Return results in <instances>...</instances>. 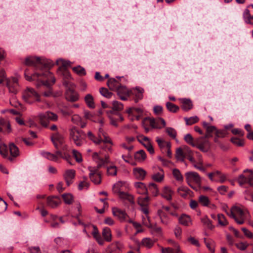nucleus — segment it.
Listing matches in <instances>:
<instances>
[{"mask_svg":"<svg viewBox=\"0 0 253 253\" xmlns=\"http://www.w3.org/2000/svg\"><path fill=\"white\" fill-rule=\"evenodd\" d=\"M4 81H6V85L9 89V91L16 94L18 90V79L15 77H12L10 79L6 78V74L3 70H0V84Z\"/></svg>","mask_w":253,"mask_h":253,"instance_id":"obj_1","label":"nucleus"},{"mask_svg":"<svg viewBox=\"0 0 253 253\" xmlns=\"http://www.w3.org/2000/svg\"><path fill=\"white\" fill-rule=\"evenodd\" d=\"M185 175L188 185L193 189L198 191L201 183L199 174L196 172L189 171L186 172Z\"/></svg>","mask_w":253,"mask_h":253,"instance_id":"obj_2","label":"nucleus"},{"mask_svg":"<svg viewBox=\"0 0 253 253\" xmlns=\"http://www.w3.org/2000/svg\"><path fill=\"white\" fill-rule=\"evenodd\" d=\"M38 118L41 125L44 127H47L50 121H56L58 119V116L51 112L46 111L41 113L38 115Z\"/></svg>","mask_w":253,"mask_h":253,"instance_id":"obj_3","label":"nucleus"},{"mask_svg":"<svg viewBox=\"0 0 253 253\" xmlns=\"http://www.w3.org/2000/svg\"><path fill=\"white\" fill-rule=\"evenodd\" d=\"M23 98L27 103L32 104L41 101L40 95L32 88L27 87L23 93Z\"/></svg>","mask_w":253,"mask_h":253,"instance_id":"obj_4","label":"nucleus"},{"mask_svg":"<svg viewBox=\"0 0 253 253\" xmlns=\"http://www.w3.org/2000/svg\"><path fill=\"white\" fill-rule=\"evenodd\" d=\"M196 146L202 152H208L211 148V143L208 139H205L202 136L196 138Z\"/></svg>","mask_w":253,"mask_h":253,"instance_id":"obj_5","label":"nucleus"},{"mask_svg":"<svg viewBox=\"0 0 253 253\" xmlns=\"http://www.w3.org/2000/svg\"><path fill=\"white\" fill-rule=\"evenodd\" d=\"M27 69H26L25 71V77L26 80L28 81H32V80H34L37 79V78H39L41 76H45L47 77V76H49L50 78L51 79L52 84H53L55 82V79L54 77L52 76V74L49 72L48 71H45L44 72H42V73H34L32 76H29L27 75Z\"/></svg>","mask_w":253,"mask_h":253,"instance_id":"obj_6","label":"nucleus"},{"mask_svg":"<svg viewBox=\"0 0 253 253\" xmlns=\"http://www.w3.org/2000/svg\"><path fill=\"white\" fill-rule=\"evenodd\" d=\"M84 133V131L81 130L80 131L75 130L71 129L70 132V137L73 139L75 144L78 146H81L83 144V140L81 138V134Z\"/></svg>","mask_w":253,"mask_h":253,"instance_id":"obj_7","label":"nucleus"},{"mask_svg":"<svg viewBox=\"0 0 253 253\" xmlns=\"http://www.w3.org/2000/svg\"><path fill=\"white\" fill-rule=\"evenodd\" d=\"M41 58L39 57L29 56L25 59V64L27 66H33L36 69L40 70Z\"/></svg>","mask_w":253,"mask_h":253,"instance_id":"obj_8","label":"nucleus"},{"mask_svg":"<svg viewBox=\"0 0 253 253\" xmlns=\"http://www.w3.org/2000/svg\"><path fill=\"white\" fill-rule=\"evenodd\" d=\"M65 95L66 99L70 102H76L79 99V95L74 88L66 89Z\"/></svg>","mask_w":253,"mask_h":253,"instance_id":"obj_9","label":"nucleus"},{"mask_svg":"<svg viewBox=\"0 0 253 253\" xmlns=\"http://www.w3.org/2000/svg\"><path fill=\"white\" fill-rule=\"evenodd\" d=\"M112 211L113 215L117 217L121 222H124L126 220L127 214L125 211L116 207L112 208Z\"/></svg>","mask_w":253,"mask_h":253,"instance_id":"obj_10","label":"nucleus"},{"mask_svg":"<svg viewBox=\"0 0 253 253\" xmlns=\"http://www.w3.org/2000/svg\"><path fill=\"white\" fill-rule=\"evenodd\" d=\"M47 205L51 208H55L61 203V198L58 196H52L47 198Z\"/></svg>","mask_w":253,"mask_h":253,"instance_id":"obj_11","label":"nucleus"},{"mask_svg":"<svg viewBox=\"0 0 253 253\" xmlns=\"http://www.w3.org/2000/svg\"><path fill=\"white\" fill-rule=\"evenodd\" d=\"M116 91L122 100H126L129 96V91L125 86L121 85Z\"/></svg>","mask_w":253,"mask_h":253,"instance_id":"obj_12","label":"nucleus"},{"mask_svg":"<svg viewBox=\"0 0 253 253\" xmlns=\"http://www.w3.org/2000/svg\"><path fill=\"white\" fill-rule=\"evenodd\" d=\"M75 176V170L74 169L67 170L64 174V178L67 186H70L73 183V180Z\"/></svg>","mask_w":253,"mask_h":253,"instance_id":"obj_13","label":"nucleus"},{"mask_svg":"<svg viewBox=\"0 0 253 253\" xmlns=\"http://www.w3.org/2000/svg\"><path fill=\"white\" fill-rule=\"evenodd\" d=\"M144 89L139 86H136L132 92V94L134 95V101L135 103L138 102L139 100L142 99L143 97V93Z\"/></svg>","mask_w":253,"mask_h":253,"instance_id":"obj_14","label":"nucleus"},{"mask_svg":"<svg viewBox=\"0 0 253 253\" xmlns=\"http://www.w3.org/2000/svg\"><path fill=\"white\" fill-rule=\"evenodd\" d=\"M150 125L153 128H161L166 126V122L163 118H159L158 120L150 119Z\"/></svg>","mask_w":253,"mask_h":253,"instance_id":"obj_15","label":"nucleus"},{"mask_svg":"<svg viewBox=\"0 0 253 253\" xmlns=\"http://www.w3.org/2000/svg\"><path fill=\"white\" fill-rule=\"evenodd\" d=\"M41 63L40 64V70L41 71H43L44 70H49L54 65L53 62L49 59H42L41 58Z\"/></svg>","mask_w":253,"mask_h":253,"instance_id":"obj_16","label":"nucleus"},{"mask_svg":"<svg viewBox=\"0 0 253 253\" xmlns=\"http://www.w3.org/2000/svg\"><path fill=\"white\" fill-rule=\"evenodd\" d=\"M173 191L169 186H165L162 191L161 195L167 200L170 201L172 199Z\"/></svg>","mask_w":253,"mask_h":253,"instance_id":"obj_17","label":"nucleus"},{"mask_svg":"<svg viewBox=\"0 0 253 253\" xmlns=\"http://www.w3.org/2000/svg\"><path fill=\"white\" fill-rule=\"evenodd\" d=\"M182 104L181 108L184 111H188L193 108V103L192 101L189 98H182L180 99Z\"/></svg>","mask_w":253,"mask_h":253,"instance_id":"obj_18","label":"nucleus"},{"mask_svg":"<svg viewBox=\"0 0 253 253\" xmlns=\"http://www.w3.org/2000/svg\"><path fill=\"white\" fill-rule=\"evenodd\" d=\"M107 84L110 90L114 91H117L118 88H119L121 85V83H120L115 78H110L108 80Z\"/></svg>","mask_w":253,"mask_h":253,"instance_id":"obj_19","label":"nucleus"},{"mask_svg":"<svg viewBox=\"0 0 253 253\" xmlns=\"http://www.w3.org/2000/svg\"><path fill=\"white\" fill-rule=\"evenodd\" d=\"M112 105V109L106 112L107 115H109V114H117L115 111H121L123 109V104L117 101H114Z\"/></svg>","mask_w":253,"mask_h":253,"instance_id":"obj_20","label":"nucleus"},{"mask_svg":"<svg viewBox=\"0 0 253 253\" xmlns=\"http://www.w3.org/2000/svg\"><path fill=\"white\" fill-rule=\"evenodd\" d=\"M178 194L182 198H186L188 195L192 193L191 190L185 186H181L177 188Z\"/></svg>","mask_w":253,"mask_h":253,"instance_id":"obj_21","label":"nucleus"},{"mask_svg":"<svg viewBox=\"0 0 253 253\" xmlns=\"http://www.w3.org/2000/svg\"><path fill=\"white\" fill-rule=\"evenodd\" d=\"M133 173L136 178L143 180L146 174V172L142 168H135L133 169Z\"/></svg>","mask_w":253,"mask_h":253,"instance_id":"obj_22","label":"nucleus"},{"mask_svg":"<svg viewBox=\"0 0 253 253\" xmlns=\"http://www.w3.org/2000/svg\"><path fill=\"white\" fill-rule=\"evenodd\" d=\"M158 215L160 217L162 223L165 225H168L169 222V219L168 214L162 210H159L157 212Z\"/></svg>","mask_w":253,"mask_h":253,"instance_id":"obj_23","label":"nucleus"},{"mask_svg":"<svg viewBox=\"0 0 253 253\" xmlns=\"http://www.w3.org/2000/svg\"><path fill=\"white\" fill-rule=\"evenodd\" d=\"M243 19L246 24L253 25V15H251L249 9L246 8L243 13Z\"/></svg>","mask_w":253,"mask_h":253,"instance_id":"obj_24","label":"nucleus"},{"mask_svg":"<svg viewBox=\"0 0 253 253\" xmlns=\"http://www.w3.org/2000/svg\"><path fill=\"white\" fill-rule=\"evenodd\" d=\"M155 242L156 240H152L150 238H144L142 240L141 244L147 249H151Z\"/></svg>","mask_w":253,"mask_h":253,"instance_id":"obj_25","label":"nucleus"},{"mask_svg":"<svg viewBox=\"0 0 253 253\" xmlns=\"http://www.w3.org/2000/svg\"><path fill=\"white\" fill-rule=\"evenodd\" d=\"M146 158V154L143 150H140L135 152L134 159L138 162H143Z\"/></svg>","mask_w":253,"mask_h":253,"instance_id":"obj_26","label":"nucleus"},{"mask_svg":"<svg viewBox=\"0 0 253 253\" xmlns=\"http://www.w3.org/2000/svg\"><path fill=\"white\" fill-rule=\"evenodd\" d=\"M102 236L104 240L107 242H110L112 240V234L111 229L109 227H105L102 230Z\"/></svg>","mask_w":253,"mask_h":253,"instance_id":"obj_27","label":"nucleus"},{"mask_svg":"<svg viewBox=\"0 0 253 253\" xmlns=\"http://www.w3.org/2000/svg\"><path fill=\"white\" fill-rule=\"evenodd\" d=\"M148 227L151 229V232L153 234L157 236H160L162 235V231L161 227L158 226L156 224H149Z\"/></svg>","mask_w":253,"mask_h":253,"instance_id":"obj_28","label":"nucleus"},{"mask_svg":"<svg viewBox=\"0 0 253 253\" xmlns=\"http://www.w3.org/2000/svg\"><path fill=\"white\" fill-rule=\"evenodd\" d=\"M164 178V172L163 169H160V171L156 172L152 175V178L155 181L161 182Z\"/></svg>","mask_w":253,"mask_h":253,"instance_id":"obj_29","label":"nucleus"},{"mask_svg":"<svg viewBox=\"0 0 253 253\" xmlns=\"http://www.w3.org/2000/svg\"><path fill=\"white\" fill-rule=\"evenodd\" d=\"M175 158L178 161L182 162H184L185 152H184L181 148H178L175 152Z\"/></svg>","mask_w":253,"mask_h":253,"instance_id":"obj_30","label":"nucleus"},{"mask_svg":"<svg viewBox=\"0 0 253 253\" xmlns=\"http://www.w3.org/2000/svg\"><path fill=\"white\" fill-rule=\"evenodd\" d=\"M191 219L190 217L186 215V214H182L179 218V223L186 226H188L190 225L191 223Z\"/></svg>","mask_w":253,"mask_h":253,"instance_id":"obj_31","label":"nucleus"},{"mask_svg":"<svg viewBox=\"0 0 253 253\" xmlns=\"http://www.w3.org/2000/svg\"><path fill=\"white\" fill-rule=\"evenodd\" d=\"M84 100L89 108H94L95 107L93 97L91 94H86L84 97Z\"/></svg>","mask_w":253,"mask_h":253,"instance_id":"obj_32","label":"nucleus"},{"mask_svg":"<svg viewBox=\"0 0 253 253\" xmlns=\"http://www.w3.org/2000/svg\"><path fill=\"white\" fill-rule=\"evenodd\" d=\"M87 136L88 139L96 145H98L102 142V138L96 137L90 131L87 133Z\"/></svg>","mask_w":253,"mask_h":253,"instance_id":"obj_33","label":"nucleus"},{"mask_svg":"<svg viewBox=\"0 0 253 253\" xmlns=\"http://www.w3.org/2000/svg\"><path fill=\"white\" fill-rule=\"evenodd\" d=\"M52 140L54 142H58L61 145L63 144L64 143V137L59 132H56L52 134L51 137V141H52Z\"/></svg>","mask_w":253,"mask_h":253,"instance_id":"obj_34","label":"nucleus"},{"mask_svg":"<svg viewBox=\"0 0 253 253\" xmlns=\"http://www.w3.org/2000/svg\"><path fill=\"white\" fill-rule=\"evenodd\" d=\"M118 195L123 200H127L131 203H134L133 196L127 193L121 192Z\"/></svg>","mask_w":253,"mask_h":253,"instance_id":"obj_35","label":"nucleus"},{"mask_svg":"<svg viewBox=\"0 0 253 253\" xmlns=\"http://www.w3.org/2000/svg\"><path fill=\"white\" fill-rule=\"evenodd\" d=\"M174 247L176 249L174 250V249L171 248H162V253H178L180 252V249L179 246L177 244H175Z\"/></svg>","mask_w":253,"mask_h":253,"instance_id":"obj_36","label":"nucleus"},{"mask_svg":"<svg viewBox=\"0 0 253 253\" xmlns=\"http://www.w3.org/2000/svg\"><path fill=\"white\" fill-rule=\"evenodd\" d=\"M200 204L204 207H209L210 205V201L209 198L204 195H200L198 199Z\"/></svg>","mask_w":253,"mask_h":253,"instance_id":"obj_37","label":"nucleus"},{"mask_svg":"<svg viewBox=\"0 0 253 253\" xmlns=\"http://www.w3.org/2000/svg\"><path fill=\"white\" fill-rule=\"evenodd\" d=\"M9 149L10 155L12 157H16L19 155V149L14 143H12L9 144Z\"/></svg>","mask_w":253,"mask_h":253,"instance_id":"obj_38","label":"nucleus"},{"mask_svg":"<svg viewBox=\"0 0 253 253\" xmlns=\"http://www.w3.org/2000/svg\"><path fill=\"white\" fill-rule=\"evenodd\" d=\"M42 154L44 157L50 161L56 162L58 159V156H57L56 155L50 153L48 152H42Z\"/></svg>","mask_w":253,"mask_h":253,"instance_id":"obj_39","label":"nucleus"},{"mask_svg":"<svg viewBox=\"0 0 253 253\" xmlns=\"http://www.w3.org/2000/svg\"><path fill=\"white\" fill-rule=\"evenodd\" d=\"M184 139L187 144L191 145L192 146L195 147L196 146V139H194L193 137L190 134H186L184 136Z\"/></svg>","mask_w":253,"mask_h":253,"instance_id":"obj_40","label":"nucleus"},{"mask_svg":"<svg viewBox=\"0 0 253 253\" xmlns=\"http://www.w3.org/2000/svg\"><path fill=\"white\" fill-rule=\"evenodd\" d=\"M184 119L185 121L186 125L187 126H190L194 124L197 123L199 120V118L196 116L191 117L190 118L185 117Z\"/></svg>","mask_w":253,"mask_h":253,"instance_id":"obj_41","label":"nucleus"},{"mask_svg":"<svg viewBox=\"0 0 253 253\" xmlns=\"http://www.w3.org/2000/svg\"><path fill=\"white\" fill-rule=\"evenodd\" d=\"M138 141L145 147V148L147 150V151L150 153V154H154L155 151L154 148L150 141L144 143L142 142L141 140H140L138 138Z\"/></svg>","mask_w":253,"mask_h":253,"instance_id":"obj_42","label":"nucleus"},{"mask_svg":"<svg viewBox=\"0 0 253 253\" xmlns=\"http://www.w3.org/2000/svg\"><path fill=\"white\" fill-rule=\"evenodd\" d=\"M166 107L167 109L170 112L172 113H176L177 112L179 109V107L175 105L174 104H173L171 102H168L166 103Z\"/></svg>","mask_w":253,"mask_h":253,"instance_id":"obj_43","label":"nucleus"},{"mask_svg":"<svg viewBox=\"0 0 253 253\" xmlns=\"http://www.w3.org/2000/svg\"><path fill=\"white\" fill-rule=\"evenodd\" d=\"M64 202L68 205H70L73 201V196L70 193H65L62 195Z\"/></svg>","mask_w":253,"mask_h":253,"instance_id":"obj_44","label":"nucleus"},{"mask_svg":"<svg viewBox=\"0 0 253 253\" xmlns=\"http://www.w3.org/2000/svg\"><path fill=\"white\" fill-rule=\"evenodd\" d=\"M73 71L80 76H83L86 75V71L84 68L81 66L74 67L72 68Z\"/></svg>","mask_w":253,"mask_h":253,"instance_id":"obj_45","label":"nucleus"},{"mask_svg":"<svg viewBox=\"0 0 253 253\" xmlns=\"http://www.w3.org/2000/svg\"><path fill=\"white\" fill-rule=\"evenodd\" d=\"M99 92L102 96L107 98H111L113 95L112 92H110L107 88L103 87L100 88Z\"/></svg>","mask_w":253,"mask_h":253,"instance_id":"obj_46","label":"nucleus"},{"mask_svg":"<svg viewBox=\"0 0 253 253\" xmlns=\"http://www.w3.org/2000/svg\"><path fill=\"white\" fill-rule=\"evenodd\" d=\"M148 190H149L154 196H156L158 194V188L157 185L154 183H151L149 184Z\"/></svg>","mask_w":253,"mask_h":253,"instance_id":"obj_47","label":"nucleus"},{"mask_svg":"<svg viewBox=\"0 0 253 253\" xmlns=\"http://www.w3.org/2000/svg\"><path fill=\"white\" fill-rule=\"evenodd\" d=\"M0 154L3 158H6L8 156V148L4 143H0Z\"/></svg>","mask_w":253,"mask_h":253,"instance_id":"obj_48","label":"nucleus"},{"mask_svg":"<svg viewBox=\"0 0 253 253\" xmlns=\"http://www.w3.org/2000/svg\"><path fill=\"white\" fill-rule=\"evenodd\" d=\"M202 222L210 229H212L214 228V226L211 223V221L207 216L201 218Z\"/></svg>","mask_w":253,"mask_h":253,"instance_id":"obj_49","label":"nucleus"},{"mask_svg":"<svg viewBox=\"0 0 253 253\" xmlns=\"http://www.w3.org/2000/svg\"><path fill=\"white\" fill-rule=\"evenodd\" d=\"M134 185L135 187L142 189V194H148V188L143 183L141 182H135Z\"/></svg>","mask_w":253,"mask_h":253,"instance_id":"obj_50","label":"nucleus"},{"mask_svg":"<svg viewBox=\"0 0 253 253\" xmlns=\"http://www.w3.org/2000/svg\"><path fill=\"white\" fill-rule=\"evenodd\" d=\"M90 173L89 174V176L90 179H92L93 181L94 180L95 175L97 173H99L98 171V169L95 167H89L88 168Z\"/></svg>","mask_w":253,"mask_h":253,"instance_id":"obj_51","label":"nucleus"},{"mask_svg":"<svg viewBox=\"0 0 253 253\" xmlns=\"http://www.w3.org/2000/svg\"><path fill=\"white\" fill-rule=\"evenodd\" d=\"M185 158H187L191 163H195V161L192 156V151L188 147H185Z\"/></svg>","mask_w":253,"mask_h":253,"instance_id":"obj_52","label":"nucleus"},{"mask_svg":"<svg viewBox=\"0 0 253 253\" xmlns=\"http://www.w3.org/2000/svg\"><path fill=\"white\" fill-rule=\"evenodd\" d=\"M217 219L219 224L221 226H225L228 224V222L223 214H218L217 215Z\"/></svg>","mask_w":253,"mask_h":253,"instance_id":"obj_53","label":"nucleus"},{"mask_svg":"<svg viewBox=\"0 0 253 253\" xmlns=\"http://www.w3.org/2000/svg\"><path fill=\"white\" fill-rule=\"evenodd\" d=\"M172 174L175 178L178 181H183V177L180 170L177 169H173Z\"/></svg>","mask_w":253,"mask_h":253,"instance_id":"obj_54","label":"nucleus"},{"mask_svg":"<svg viewBox=\"0 0 253 253\" xmlns=\"http://www.w3.org/2000/svg\"><path fill=\"white\" fill-rule=\"evenodd\" d=\"M246 172H250V174L249 175L246 176L249 181V185L253 187V170L249 169H246L244 170V172L245 173Z\"/></svg>","mask_w":253,"mask_h":253,"instance_id":"obj_55","label":"nucleus"},{"mask_svg":"<svg viewBox=\"0 0 253 253\" xmlns=\"http://www.w3.org/2000/svg\"><path fill=\"white\" fill-rule=\"evenodd\" d=\"M238 182L241 186H242L246 183L249 184V181L248 180V178H247L246 176L243 174L239 175L238 179Z\"/></svg>","mask_w":253,"mask_h":253,"instance_id":"obj_56","label":"nucleus"},{"mask_svg":"<svg viewBox=\"0 0 253 253\" xmlns=\"http://www.w3.org/2000/svg\"><path fill=\"white\" fill-rule=\"evenodd\" d=\"M166 132L173 139H175L177 135L176 131L172 127H169L166 128Z\"/></svg>","mask_w":253,"mask_h":253,"instance_id":"obj_57","label":"nucleus"},{"mask_svg":"<svg viewBox=\"0 0 253 253\" xmlns=\"http://www.w3.org/2000/svg\"><path fill=\"white\" fill-rule=\"evenodd\" d=\"M149 200L148 196H146L144 198H139L138 199V203L141 207L146 206Z\"/></svg>","mask_w":253,"mask_h":253,"instance_id":"obj_58","label":"nucleus"},{"mask_svg":"<svg viewBox=\"0 0 253 253\" xmlns=\"http://www.w3.org/2000/svg\"><path fill=\"white\" fill-rule=\"evenodd\" d=\"M204 242L205 243V245L207 247V248L209 249V250L212 253H214L215 250L214 247H212L211 245L212 243H213V241L212 240H209L207 241L206 238H204Z\"/></svg>","mask_w":253,"mask_h":253,"instance_id":"obj_59","label":"nucleus"},{"mask_svg":"<svg viewBox=\"0 0 253 253\" xmlns=\"http://www.w3.org/2000/svg\"><path fill=\"white\" fill-rule=\"evenodd\" d=\"M0 125L2 126V128H3L4 126H7V133H9L11 131V126L10 123L5 121L4 119L0 120Z\"/></svg>","mask_w":253,"mask_h":253,"instance_id":"obj_60","label":"nucleus"},{"mask_svg":"<svg viewBox=\"0 0 253 253\" xmlns=\"http://www.w3.org/2000/svg\"><path fill=\"white\" fill-rule=\"evenodd\" d=\"M231 142L237 146H243L244 145V141L237 137L231 138Z\"/></svg>","mask_w":253,"mask_h":253,"instance_id":"obj_61","label":"nucleus"},{"mask_svg":"<svg viewBox=\"0 0 253 253\" xmlns=\"http://www.w3.org/2000/svg\"><path fill=\"white\" fill-rule=\"evenodd\" d=\"M122 185L123 184L121 182H118L115 183L113 187V192L119 195L120 193L122 192L120 190V188L122 186Z\"/></svg>","mask_w":253,"mask_h":253,"instance_id":"obj_62","label":"nucleus"},{"mask_svg":"<svg viewBox=\"0 0 253 253\" xmlns=\"http://www.w3.org/2000/svg\"><path fill=\"white\" fill-rule=\"evenodd\" d=\"M61 63L62 67L64 69H66L67 67L71 66V62L69 61L64 60L62 59H59L56 60V64L57 65Z\"/></svg>","mask_w":253,"mask_h":253,"instance_id":"obj_63","label":"nucleus"},{"mask_svg":"<svg viewBox=\"0 0 253 253\" xmlns=\"http://www.w3.org/2000/svg\"><path fill=\"white\" fill-rule=\"evenodd\" d=\"M107 172L110 175L115 176L117 174V167L115 166H112L107 168Z\"/></svg>","mask_w":253,"mask_h":253,"instance_id":"obj_64","label":"nucleus"}]
</instances>
